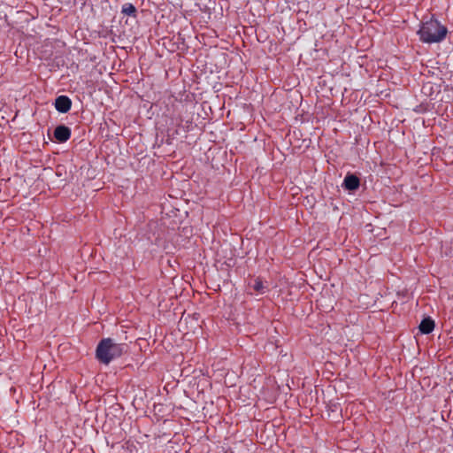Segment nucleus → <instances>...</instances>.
<instances>
[{
    "label": "nucleus",
    "instance_id": "nucleus-7",
    "mask_svg": "<svg viewBox=\"0 0 453 453\" xmlns=\"http://www.w3.org/2000/svg\"><path fill=\"white\" fill-rule=\"evenodd\" d=\"M121 14L132 18L137 17V9L136 7L131 4V3H126L121 7Z\"/></svg>",
    "mask_w": 453,
    "mask_h": 453
},
{
    "label": "nucleus",
    "instance_id": "nucleus-8",
    "mask_svg": "<svg viewBox=\"0 0 453 453\" xmlns=\"http://www.w3.org/2000/svg\"><path fill=\"white\" fill-rule=\"evenodd\" d=\"M255 291L259 294H264L265 290L268 288L263 282L260 278H257L254 280V282L250 286Z\"/></svg>",
    "mask_w": 453,
    "mask_h": 453
},
{
    "label": "nucleus",
    "instance_id": "nucleus-2",
    "mask_svg": "<svg viewBox=\"0 0 453 453\" xmlns=\"http://www.w3.org/2000/svg\"><path fill=\"white\" fill-rule=\"evenodd\" d=\"M447 33V27L434 18H430L428 20L422 22L418 31L420 40L423 42L430 44L443 41Z\"/></svg>",
    "mask_w": 453,
    "mask_h": 453
},
{
    "label": "nucleus",
    "instance_id": "nucleus-5",
    "mask_svg": "<svg viewBox=\"0 0 453 453\" xmlns=\"http://www.w3.org/2000/svg\"><path fill=\"white\" fill-rule=\"evenodd\" d=\"M71 128L65 125H58L56 127L54 130V138L55 140L59 142L63 143L67 142L71 137Z\"/></svg>",
    "mask_w": 453,
    "mask_h": 453
},
{
    "label": "nucleus",
    "instance_id": "nucleus-1",
    "mask_svg": "<svg viewBox=\"0 0 453 453\" xmlns=\"http://www.w3.org/2000/svg\"><path fill=\"white\" fill-rule=\"evenodd\" d=\"M126 345L116 342L111 338H103L96 349V358L104 365L120 357L125 352Z\"/></svg>",
    "mask_w": 453,
    "mask_h": 453
},
{
    "label": "nucleus",
    "instance_id": "nucleus-3",
    "mask_svg": "<svg viewBox=\"0 0 453 453\" xmlns=\"http://www.w3.org/2000/svg\"><path fill=\"white\" fill-rule=\"evenodd\" d=\"M342 187L349 193H354L360 187V180L356 174L348 173L343 179Z\"/></svg>",
    "mask_w": 453,
    "mask_h": 453
},
{
    "label": "nucleus",
    "instance_id": "nucleus-6",
    "mask_svg": "<svg viewBox=\"0 0 453 453\" xmlns=\"http://www.w3.org/2000/svg\"><path fill=\"white\" fill-rule=\"evenodd\" d=\"M434 321L430 317H426L421 320L418 329L421 334H428L434 331Z\"/></svg>",
    "mask_w": 453,
    "mask_h": 453
},
{
    "label": "nucleus",
    "instance_id": "nucleus-4",
    "mask_svg": "<svg viewBox=\"0 0 453 453\" xmlns=\"http://www.w3.org/2000/svg\"><path fill=\"white\" fill-rule=\"evenodd\" d=\"M53 104L58 112L66 113L72 107V100L69 96L61 95L55 98Z\"/></svg>",
    "mask_w": 453,
    "mask_h": 453
}]
</instances>
